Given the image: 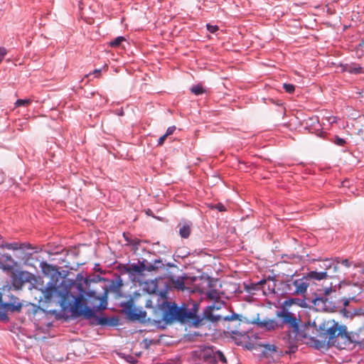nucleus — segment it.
Listing matches in <instances>:
<instances>
[{"mask_svg": "<svg viewBox=\"0 0 364 364\" xmlns=\"http://www.w3.org/2000/svg\"><path fill=\"white\" fill-rule=\"evenodd\" d=\"M159 296L163 299L162 302L159 304V308L163 311L161 319L166 324H171L176 321L185 322L191 319L197 318L194 321L196 326H198L202 319L196 317V314L198 311L196 304H193V311H189L186 308H179L175 304H171L167 301L166 292H160Z\"/></svg>", "mask_w": 364, "mask_h": 364, "instance_id": "nucleus-1", "label": "nucleus"}, {"mask_svg": "<svg viewBox=\"0 0 364 364\" xmlns=\"http://www.w3.org/2000/svg\"><path fill=\"white\" fill-rule=\"evenodd\" d=\"M323 331L326 345L335 346L338 348H344L343 346L353 342L350 333L347 331L346 326L340 325L333 319L325 321L321 326Z\"/></svg>", "mask_w": 364, "mask_h": 364, "instance_id": "nucleus-2", "label": "nucleus"}, {"mask_svg": "<svg viewBox=\"0 0 364 364\" xmlns=\"http://www.w3.org/2000/svg\"><path fill=\"white\" fill-rule=\"evenodd\" d=\"M41 291L43 297L39 302L43 306L48 308L51 305H55L61 307L63 311H67L70 306L68 300L69 291L67 289L56 286L53 282H49Z\"/></svg>", "mask_w": 364, "mask_h": 364, "instance_id": "nucleus-3", "label": "nucleus"}, {"mask_svg": "<svg viewBox=\"0 0 364 364\" xmlns=\"http://www.w3.org/2000/svg\"><path fill=\"white\" fill-rule=\"evenodd\" d=\"M336 290L331 287L326 288L322 296H316L312 301L314 308L318 311L334 312L338 308V300L332 294Z\"/></svg>", "mask_w": 364, "mask_h": 364, "instance_id": "nucleus-4", "label": "nucleus"}, {"mask_svg": "<svg viewBox=\"0 0 364 364\" xmlns=\"http://www.w3.org/2000/svg\"><path fill=\"white\" fill-rule=\"evenodd\" d=\"M68 300L70 306L68 307L67 310H70L73 316H82L87 319L95 316V311L85 305L82 296L75 297L69 291V298Z\"/></svg>", "mask_w": 364, "mask_h": 364, "instance_id": "nucleus-5", "label": "nucleus"}, {"mask_svg": "<svg viewBox=\"0 0 364 364\" xmlns=\"http://www.w3.org/2000/svg\"><path fill=\"white\" fill-rule=\"evenodd\" d=\"M241 316L233 313L231 316H225L223 318V325L225 328V333L230 336H242L240 329Z\"/></svg>", "mask_w": 364, "mask_h": 364, "instance_id": "nucleus-6", "label": "nucleus"}, {"mask_svg": "<svg viewBox=\"0 0 364 364\" xmlns=\"http://www.w3.org/2000/svg\"><path fill=\"white\" fill-rule=\"evenodd\" d=\"M276 315L279 318V321L282 324V328L284 325H287L293 333L298 331L300 319L294 314L283 308L281 311L277 312Z\"/></svg>", "mask_w": 364, "mask_h": 364, "instance_id": "nucleus-7", "label": "nucleus"}, {"mask_svg": "<svg viewBox=\"0 0 364 364\" xmlns=\"http://www.w3.org/2000/svg\"><path fill=\"white\" fill-rule=\"evenodd\" d=\"M309 277H303L296 279L288 281L287 289L293 295H304L309 287Z\"/></svg>", "mask_w": 364, "mask_h": 364, "instance_id": "nucleus-8", "label": "nucleus"}, {"mask_svg": "<svg viewBox=\"0 0 364 364\" xmlns=\"http://www.w3.org/2000/svg\"><path fill=\"white\" fill-rule=\"evenodd\" d=\"M126 314L131 321H139L141 323L146 321V312L132 304L126 306Z\"/></svg>", "mask_w": 364, "mask_h": 364, "instance_id": "nucleus-9", "label": "nucleus"}, {"mask_svg": "<svg viewBox=\"0 0 364 364\" xmlns=\"http://www.w3.org/2000/svg\"><path fill=\"white\" fill-rule=\"evenodd\" d=\"M22 304L19 301L18 298L11 295L8 301H2V308H0L1 312L11 311V312H21L22 309Z\"/></svg>", "mask_w": 364, "mask_h": 364, "instance_id": "nucleus-10", "label": "nucleus"}, {"mask_svg": "<svg viewBox=\"0 0 364 364\" xmlns=\"http://www.w3.org/2000/svg\"><path fill=\"white\" fill-rule=\"evenodd\" d=\"M216 350L213 347H205L201 350L200 356L206 363L209 364H216Z\"/></svg>", "mask_w": 364, "mask_h": 364, "instance_id": "nucleus-11", "label": "nucleus"}, {"mask_svg": "<svg viewBox=\"0 0 364 364\" xmlns=\"http://www.w3.org/2000/svg\"><path fill=\"white\" fill-rule=\"evenodd\" d=\"M313 328L310 325H304L301 326V328L299 326L298 331L294 333L295 334V338L300 341L307 338L311 340L313 338L311 331L313 333Z\"/></svg>", "mask_w": 364, "mask_h": 364, "instance_id": "nucleus-12", "label": "nucleus"}, {"mask_svg": "<svg viewBox=\"0 0 364 364\" xmlns=\"http://www.w3.org/2000/svg\"><path fill=\"white\" fill-rule=\"evenodd\" d=\"M258 325L262 328H265L268 331H274L282 329V324L279 320L275 319H265L258 322Z\"/></svg>", "mask_w": 364, "mask_h": 364, "instance_id": "nucleus-13", "label": "nucleus"}, {"mask_svg": "<svg viewBox=\"0 0 364 364\" xmlns=\"http://www.w3.org/2000/svg\"><path fill=\"white\" fill-rule=\"evenodd\" d=\"M146 269L148 271H152L155 269V267L152 264H150L148 267H146L144 264V262H143L142 263L140 264V265L136 264H131L127 269V272L131 274H141Z\"/></svg>", "mask_w": 364, "mask_h": 364, "instance_id": "nucleus-14", "label": "nucleus"}, {"mask_svg": "<svg viewBox=\"0 0 364 364\" xmlns=\"http://www.w3.org/2000/svg\"><path fill=\"white\" fill-rule=\"evenodd\" d=\"M215 308V306H208L203 312V318H206L207 320H208L213 323L218 322L220 321H223V318L224 317H222L220 315L214 314L213 309Z\"/></svg>", "mask_w": 364, "mask_h": 364, "instance_id": "nucleus-15", "label": "nucleus"}, {"mask_svg": "<svg viewBox=\"0 0 364 364\" xmlns=\"http://www.w3.org/2000/svg\"><path fill=\"white\" fill-rule=\"evenodd\" d=\"M188 279L187 276H180L178 277H175L171 276L170 277L171 284L173 286V287L178 290L183 291L186 287L184 284V280Z\"/></svg>", "mask_w": 364, "mask_h": 364, "instance_id": "nucleus-16", "label": "nucleus"}, {"mask_svg": "<svg viewBox=\"0 0 364 364\" xmlns=\"http://www.w3.org/2000/svg\"><path fill=\"white\" fill-rule=\"evenodd\" d=\"M328 276H332V274H329V272L323 271V272H316V271H311L308 274V276L306 277H309V282H311V279H316V280H322L323 279H326L328 277Z\"/></svg>", "mask_w": 364, "mask_h": 364, "instance_id": "nucleus-17", "label": "nucleus"}, {"mask_svg": "<svg viewBox=\"0 0 364 364\" xmlns=\"http://www.w3.org/2000/svg\"><path fill=\"white\" fill-rule=\"evenodd\" d=\"M293 304H296L301 307H305L306 301L304 299L291 298V299H287L284 301V307L283 308L287 309L288 307L291 306Z\"/></svg>", "mask_w": 364, "mask_h": 364, "instance_id": "nucleus-18", "label": "nucleus"}, {"mask_svg": "<svg viewBox=\"0 0 364 364\" xmlns=\"http://www.w3.org/2000/svg\"><path fill=\"white\" fill-rule=\"evenodd\" d=\"M179 234L183 238H188L191 234V229L188 224L179 225Z\"/></svg>", "mask_w": 364, "mask_h": 364, "instance_id": "nucleus-19", "label": "nucleus"}, {"mask_svg": "<svg viewBox=\"0 0 364 364\" xmlns=\"http://www.w3.org/2000/svg\"><path fill=\"white\" fill-rule=\"evenodd\" d=\"M191 91L192 93H193L196 95H200L203 94L205 90L203 89V86L200 84L193 85L191 88Z\"/></svg>", "mask_w": 364, "mask_h": 364, "instance_id": "nucleus-20", "label": "nucleus"}, {"mask_svg": "<svg viewBox=\"0 0 364 364\" xmlns=\"http://www.w3.org/2000/svg\"><path fill=\"white\" fill-rule=\"evenodd\" d=\"M346 70L350 73L354 74H359L363 73V68L360 66L356 65H349L348 68L346 69Z\"/></svg>", "mask_w": 364, "mask_h": 364, "instance_id": "nucleus-21", "label": "nucleus"}, {"mask_svg": "<svg viewBox=\"0 0 364 364\" xmlns=\"http://www.w3.org/2000/svg\"><path fill=\"white\" fill-rule=\"evenodd\" d=\"M206 295H207L208 298H209L211 300H218L220 299V294L215 289L208 290L206 292Z\"/></svg>", "mask_w": 364, "mask_h": 364, "instance_id": "nucleus-22", "label": "nucleus"}, {"mask_svg": "<svg viewBox=\"0 0 364 364\" xmlns=\"http://www.w3.org/2000/svg\"><path fill=\"white\" fill-rule=\"evenodd\" d=\"M126 39L122 37V36H119L117 38H116L114 40L112 41L110 43H109V46L111 47H113V48H117V47H119L120 46V45L122 44V43L123 41H125Z\"/></svg>", "mask_w": 364, "mask_h": 364, "instance_id": "nucleus-23", "label": "nucleus"}, {"mask_svg": "<svg viewBox=\"0 0 364 364\" xmlns=\"http://www.w3.org/2000/svg\"><path fill=\"white\" fill-rule=\"evenodd\" d=\"M338 262H337L336 264L334 262L333 264L332 269H328V271H327L328 272H329V274H332V276H328V277L334 278L338 277L337 273L338 272Z\"/></svg>", "mask_w": 364, "mask_h": 364, "instance_id": "nucleus-24", "label": "nucleus"}, {"mask_svg": "<svg viewBox=\"0 0 364 364\" xmlns=\"http://www.w3.org/2000/svg\"><path fill=\"white\" fill-rule=\"evenodd\" d=\"M334 262L331 259H325L322 262V264H320V267L322 269H324L325 271H328V269H332V266Z\"/></svg>", "mask_w": 364, "mask_h": 364, "instance_id": "nucleus-25", "label": "nucleus"}, {"mask_svg": "<svg viewBox=\"0 0 364 364\" xmlns=\"http://www.w3.org/2000/svg\"><path fill=\"white\" fill-rule=\"evenodd\" d=\"M310 341L314 343V346L316 349H321L326 346L325 341H320L315 339L314 337Z\"/></svg>", "mask_w": 364, "mask_h": 364, "instance_id": "nucleus-26", "label": "nucleus"}, {"mask_svg": "<svg viewBox=\"0 0 364 364\" xmlns=\"http://www.w3.org/2000/svg\"><path fill=\"white\" fill-rule=\"evenodd\" d=\"M215 357H216L215 358H216V363L218 361H220L223 363H227L226 358H225V356L224 355V354L221 351L216 350Z\"/></svg>", "mask_w": 364, "mask_h": 364, "instance_id": "nucleus-27", "label": "nucleus"}, {"mask_svg": "<svg viewBox=\"0 0 364 364\" xmlns=\"http://www.w3.org/2000/svg\"><path fill=\"white\" fill-rule=\"evenodd\" d=\"M31 100L29 99H23V100L21 99V100H18L16 102L15 105L16 107L27 106L29 104H31Z\"/></svg>", "mask_w": 364, "mask_h": 364, "instance_id": "nucleus-28", "label": "nucleus"}, {"mask_svg": "<svg viewBox=\"0 0 364 364\" xmlns=\"http://www.w3.org/2000/svg\"><path fill=\"white\" fill-rule=\"evenodd\" d=\"M11 259L8 254H0V267L4 266V262L9 261Z\"/></svg>", "mask_w": 364, "mask_h": 364, "instance_id": "nucleus-29", "label": "nucleus"}, {"mask_svg": "<svg viewBox=\"0 0 364 364\" xmlns=\"http://www.w3.org/2000/svg\"><path fill=\"white\" fill-rule=\"evenodd\" d=\"M267 281L266 279H262L257 284H252V287H250L248 290L250 291L251 290H256L258 289L261 286L266 284Z\"/></svg>", "mask_w": 364, "mask_h": 364, "instance_id": "nucleus-30", "label": "nucleus"}, {"mask_svg": "<svg viewBox=\"0 0 364 364\" xmlns=\"http://www.w3.org/2000/svg\"><path fill=\"white\" fill-rule=\"evenodd\" d=\"M283 88L288 93H293L295 90V87L292 84L284 83Z\"/></svg>", "mask_w": 364, "mask_h": 364, "instance_id": "nucleus-31", "label": "nucleus"}, {"mask_svg": "<svg viewBox=\"0 0 364 364\" xmlns=\"http://www.w3.org/2000/svg\"><path fill=\"white\" fill-rule=\"evenodd\" d=\"M4 247L9 250H18L20 248H21V247H20L18 245V243L16 242H13V243H6Z\"/></svg>", "mask_w": 364, "mask_h": 364, "instance_id": "nucleus-32", "label": "nucleus"}, {"mask_svg": "<svg viewBox=\"0 0 364 364\" xmlns=\"http://www.w3.org/2000/svg\"><path fill=\"white\" fill-rule=\"evenodd\" d=\"M333 142H334L336 145H338V146H344V145H345V144L346 143V140H345V139H342V138H340V137H338V136H336L334 137Z\"/></svg>", "mask_w": 364, "mask_h": 364, "instance_id": "nucleus-33", "label": "nucleus"}, {"mask_svg": "<svg viewBox=\"0 0 364 364\" xmlns=\"http://www.w3.org/2000/svg\"><path fill=\"white\" fill-rule=\"evenodd\" d=\"M107 301L105 299H101L100 304L97 306H94V308H97V310H103L106 309Z\"/></svg>", "mask_w": 364, "mask_h": 364, "instance_id": "nucleus-34", "label": "nucleus"}, {"mask_svg": "<svg viewBox=\"0 0 364 364\" xmlns=\"http://www.w3.org/2000/svg\"><path fill=\"white\" fill-rule=\"evenodd\" d=\"M206 28L210 33H215L219 29L218 26H212L210 24H206Z\"/></svg>", "mask_w": 364, "mask_h": 364, "instance_id": "nucleus-35", "label": "nucleus"}, {"mask_svg": "<svg viewBox=\"0 0 364 364\" xmlns=\"http://www.w3.org/2000/svg\"><path fill=\"white\" fill-rule=\"evenodd\" d=\"M122 286V280H119V282H117L116 284H114V283L112 284V289L115 291H118Z\"/></svg>", "mask_w": 364, "mask_h": 364, "instance_id": "nucleus-36", "label": "nucleus"}, {"mask_svg": "<svg viewBox=\"0 0 364 364\" xmlns=\"http://www.w3.org/2000/svg\"><path fill=\"white\" fill-rule=\"evenodd\" d=\"M265 352H274L276 351V346L274 345L266 344L264 345Z\"/></svg>", "mask_w": 364, "mask_h": 364, "instance_id": "nucleus-37", "label": "nucleus"}, {"mask_svg": "<svg viewBox=\"0 0 364 364\" xmlns=\"http://www.w3.org/2000/svg\"><path fill=\"white\" fill-rule=\"evenodd\" d=\"M6 53H7L6 49L4 47H0V63L3 61Z\"/></svg>", "mask_w": 364, "mask_h": 364, "instance_id": "nucleus-38", "label": "nucleus"}, {"mask_svg": "<svg viewBox=\"0 0 364 364\" xmlns=\"http://www.w3.org/2000/svg\"><path fill=\"white\" fill-rule=\"evenodd\" d=\"M175 130H176V127L175 126L169 127L166 129V133L164 134L166 136H168L173 134Z\"/></svg>", "mask_w": 364, "mask_h": 364, "instance_id": "nucleus-39", "label": "nucleus"}, {"mask_svg": "<svg viewBox=\"0 0 364 364\" xmlns=\"http://www.w3.org/2000/svg\"><path fill=\"white\" fill-rule=\"evenodd\" d=\"M167 137L165 134L162 135L158 140V146H162Z\"/></svg>", "mask_w": 364, "mask_h": 364, "instance_id": "nucleus-40", "label": "nucleus"}, {"mask_svg": "<svg viewBox=\"0 0 364 364\" xmlns=\"http://www.w3.org/2000/svg\"><path fill=\"white\" fill-rule=\"evenodd\" d=\"M91 74L95 75L96 77H100L101 75V69H95L92 73H90L89 75H87L86 77H88Z\"/></svg>", "mask_w": 364, "mask_h": 364, "instance_id": "nucleus-41", "label": "nucleus"}, {"mask_svg": "<svg viewBox=\"0 0 364 364\" xmlns=\"http://www.w3.org/2000/svg\"><path fill=\"white\" fill-rule=\"evenodd\" d=\"M215 208L220 212L225 210V207L221 203L217 204Z\"/></svg>", "mask_w": 364, "mask_h": 364, "instance_id": "nucleus-42", "label": "nucleus"}, {"mask_svg": "<svg viewBox=\"0 0 364 364\" xmlns=\"http://www.w3.org/2000/svg\"><path fill=\"white\" fill-rule=\"evenodd\" d=\"M358 273L360 274V277H359V279L360 280V278L362 277H364V267H360L358 269Z\"/></svg>", "mask_w": 364, "mask_h": 364, "instance_id": "nucleus-43", "label": "nucleus"}, {"mask_svg": "<svg viewBox=\"0 0 364 364\" xmlns=\"http://www.w3.org/2000/svg\"><path fill=\"white\" fill-rule=\"evenodd\" d=\"M145 306L146 308H154L152 301L150 299L146 301Z\"/></svg>", "mask_w": 364, "mask_h": 364, "instance_id": "nucleus-44", "label": "nucleus"}, {"mask_svg": "<svg viewBox=\"0 0 364 364\" xmlns=\"http://www.w3.org/2000/svg\"><path fill=\"white\" fill-rule=\"evenodd\" d=\"M341 264L343 265H344L345 267H350V262H349V261L348 259L342 260Z\"/></svg>", "mask_w": 364, "mask_h": 364, "instance_id": "nucleus-45", "label": "nucleus"}, {"mask_svg": "<svg viewBox=\"0 0 364 364\" xmlns=\"http://www.w3.org/2000/svg\"><path fill=\"white\" fill-rule=\"evenodd\" d=\"M100 324H105V323H107V319L105 318H100Z\"/></svg>", "mask_w": 364, "mask_h": 364, "instance_id": "nucleus-46", "label": "nucleus"}, {"mask_svg": "<svg viewBox=\"0 0 364 364\" xmlns=\"http://www.w3.org/2000/svg\"><path fill=\"white\" fill-rule=\"evenodd\" d=\"M348 304V300H345V301L343 302V305L344 306H347Z\"/></svg>", "mask_w": 364, "mask_h": 364, "instance_id": "nucleus-47", "label": "nucleus"}, {"mask_svg": "<svg viewBox=\"0 0 364 364\" xmlns=\"http://www.w3.org/2000/svg\"><path fill=\"white\" fill-rule=\"evenodd\" d=\"M82 1H80L79 6H79V8H80V9H82Z\"/></svg>", "mask_w": 364, "mask_h": 364, "instance_id": "nucleus-48", "label": "nucleus"}, {"mask_svg": "<svg viewBox=\"0 0 364 364\" xmlns=\"http://www.w3.org/2000/svg\"><path fill=\"white\" fill-rule=\"evenodd\" d=\"M49 312L51 313V314H55L56 311L55 310H49Z\"/></svg>", "mask_w": 364, "mask_h": 364, "instance_id": "nucleus-49", "label": "nucleus"}, {"mask_svg": "<svg viewBox=\"0 0 364 364\" xmlns=\"http://www.w3.org/2000/svg\"><path fill=\"white\" fill-rule=\"evenodd\" d=\"M360 280H361V281H364V277H362L360 278Z\"/></svg>", "mask_w": 364, "mask_h": 364, "instance_id": "nucleus-50", "label": "nucleus"}, {"mask_svg": "<svg viewBox=\"0 0 364 364\" xmlns=\"http://www.w3.org/2000/svg\"><path fill=\"white\" fill-rule=\"evenodd\" d=\"M156 263H161V261H156Z\"/></svg>", "mask_w": 364, "mask_h": 364, "instance_id": "nucleus-51", "label": "nucleus"}]
</instances>
